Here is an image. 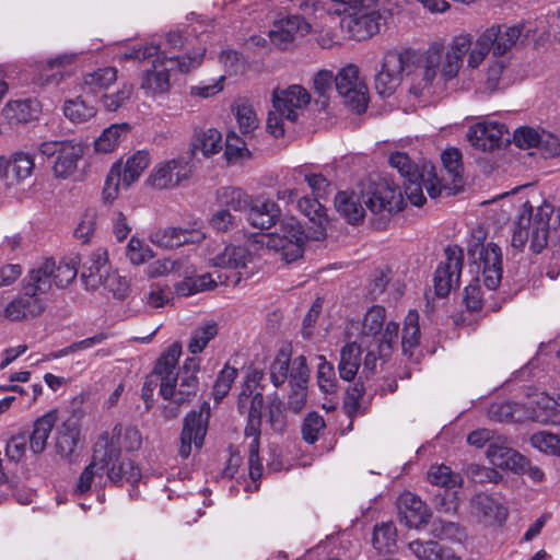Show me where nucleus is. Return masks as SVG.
<instances>
[{
	"label": "nucleus",
	"mask_w": 560,
	"mask_h": 560,
	"mask_svg": "<svg viewBox=\"0 0 560 560\" xmlns=\"http://www.w3.org/2000/svg\"><path fill=\"white\" fill-rule=\"evenodd\" d=\"M126 255L132 265L139 266L152 258V250L143 241L133 236L127 245Z\"/></svg>",
	"instance_id": "62"
},
{
	"label": "nucleus",
	"mask_w": 560,
	"mask_h": 560,
	"mask_svg": "<svg viewBox=\"0 0 560 560\" xmlns=\"http://www.w3.org/2000/svg\"><path fill=\"white\" fill-rule=\"evenodd\" d=\"M420 340L419 314L417 311H409L404 323L401 347L405 354L411 355L412 350L418 347Z\"/></svg>",
	"instance_id": "46"
},
{
	"label": "nucleus",
	"mask_w": 560,
	"mask_h": 560,
	"mask_svg": "<svg viewBox=\"0 0 560 560\" xmlns=\"http://www.w3.org/2000/svg\"><path fill=\"white\" fill-rule=\"evenodd\" d=\"M335 207L337 211L349 223H358L364 215V209L360 197L354 191H340L335 197Z\"/></svg>",
	"instance_id": "38"
},
{
	"label": "nucleus",
	"mask_w": 560,
	"mask_h": 560,
	"mask_svg": "<svg viewBox=\"0 0 560 560\" xmlns=\"http://www.w3.org/2000/svg\"><path fill=\"white\" fill-rule=\"evenodd\" d=\"M196 149L205 156H212L222 150V133L215 128H208L196 135Z\"/></svg>",
	"instance_id": "49"
},
{
	"label": "nucleus",
	"mask_w": 560,
	"mask_h": 560,
	"mask_svg": "<svg viewBox=\"0 0 560 560\" xmlns=\"http://www.w3.org/2000/svg\"><path fill=\"white\" fill-rule=\"evenodd\" d=\"M409 548L420 560H460L453 551L443 549L436 541L413 540Z\"/></svg>",
	"instance_id": "40"
},
{
	"label": "nucleus",
	"mask_w": 560,
	"mask_h": 560,
	"mask_svg": "<svg viewBox=\"0 0 560 560\" xmlns=\"http://www.w3.org/2000/svg\"><path fill=\"white\" fill-rule=\"evenodd\" d=\"M336 90L345 104L357 113H362L368 106V88L360 77L359 67L347 65L335 77Z\"/></svg>",
	"instance_id": "15"
},
{
	"label": "nucleus",
	"mask_w": 560,
	"mask_h": 560,
	"mask_svg": "<svg viewBox=\"0 0 560 560\" xmlns=\"http://www.w3.org/2000/svg\"><path fill=\"white\" fill-rule=\"evenodd\" d=\"M386 311L381 305L371 306L362 320H350L346 327L349 338L355 337L361 345L377 347L381 357L390 353L393 343L398 337L399 325L395 322H387Z\"/></svg>",
	"instance_id": "6"
},
{
	"label": "nucleus",
	"mask_w": 560,
	"mask_h": 560,
	"mask_svg": "<svg viewBox=\"0 0 560 560\" xmlns=\"http://www.w3.org/2000/svg\"><path fill=\"white\" fill-rule=\"evenodd\" d=\"M527 243L534 253H540L549 243L560 245V214L553 217L550 203L544 201L536 208L528 201L522 205L512 235V246L521 249Z\"/></svg>",
	"instance_id": "3"
},
{
	"label": "nucleus",
	"mask_w": 560,
	"mask_h": 560,
	"mask_svg": "<svg viewBox=\"0 0 560 560\" xmlns=\"http://www.w3.org/2000/svg\"><path fill=\"white\" fill-rule=\"evenodd\" d=\"M236 377V369L225 365L221 370L213 385V397L217 402L222 400L229 394L231 386Z\"/></svg>",
	"instance_id": "58"
},
{
	"label": "nucleus",
	"mask_w": 560,
	"mask_h": 560,
	"mask_svg": "<svg viewBox=\"0 0 560 560\" xmlns=\"http://www.w3.org/2000/svg\"><path fill=\"white\" fill-rule=\"evenodd\" d=\"M80 430L73 419L61 422L56 429L55 447L65 458H70L79 443Z\"/></svg>",
	"instance_id": "33"
},
{
	"label": "nucleus",
	"mask_w": 560,
	"mask_h": 560,
	"mask_svg": "<svg viewBox=\"0 0 560 560\" xmlns=\"http://www.w3.org/2000/svg\"><path fill=\"white\" fill-rule=\"evenodd\" d=\"M362 199L373 213H394L404 207V197L399 187L386 179L370 184L368 190L362 192Z\"/></svg>",
	"instance_id": "19"
},
{
	"label": "nucleus",
	"mask_w": 560,
	"mask_h": 560,
	"mask_svg": "<svg viewBox=\"0 0 560 560\" xmlns=\"http://www.w3.org/2000/svg\"><path fill=\"white\" fill-rule=\"evenodd\" d=\"M151 163L150 153L147 150H138L127 158L122 165L120 161L115 162L106 175L102 198L104 202L112 203L119 195L120 183L130 187L142 175Z\"/></svg>",
	"instance_id": "10"
},
{
	"label": "nucleus",
	"mask_w": 560,
	"mask_h": 560,
	"mask_svg": "<svg viewBox=\"0 0 560 560\" xmlns=\"http://www.w3.org/2000/svg\"><path fill=\"white\" fill-rule=\"evenodd\" d=\"M290 370V353L281 349L269 368L270 381L276 386H281L288 378Z\"/></svg>",
	"instance_id": "54"
},
{
	"label": "nucleus",
	"mask_w": 560,
	"mask_h": 560,
	"mask_svg": "<svg viewBox=\"0 0 560 560\" xmlns=\"http://www.w3.org/2000/svg\"><path fill=\"white\" fill-rule=\"evenodd\" d=\"M364 345L357 341L346 343L340 351L339 375L345 381H352L361 363V352Z\"/></svg>",
	"instance_id": "39"
},
{
	"label": "nucleus",
	"mask_w": 560,
	"mask_h": 560,
	"mask_svg": "<svg viewBox=\"0 0 560 560\" xmlns=\"http://www.w3.org/2000/svg\"><path fill=\"white\" fill-rule=\"evenodd\" d=\"M46 291L38 288V283L31 279L28 272L22 293L11 301L5 310V317L10 320H21L28 316H37L44 311V299Z\"/></svg>",
	"instance_id": "18"
},
{
	"label": "nucleus",
	"mask_w": 560,
	"mask_h": 560,
	"mask_svg": "<svg viewBox=\"0 0 560 560\" xmlns=\"http://www.w3.org/2000/svg\"><path fill=\"white\" fill-rule=\"evenodd\" d=\"M504 124L494 120H483L469 128L467 133L470 144L481 151H492L500 148L508 139Z\"/></svg>",
	"instance_id": "26"
},
{
	"label": "nucleus",
	"mask_w": 560,
	"mask_h": 560,
	"mask_svg": "<svg viewBox=\"0 0 560 560\" xmlns=\"http://www.w3.org/2000/svg\"><path fill=\"white\" fill-rule=\"evenodd\" d=\"M268 422L277 433H282L287 428V416L282 400L273 395L268 399Z\"/></svg>",
	"instance_id": "55"
},
{
	"label": "nucleus",
	"mask_w": 560,
	"mask_h": 560,
	"mask_svg": "<svg viewBox=\"0 0 560 560\" xmlns=\"http://www.w3.org/2000/svg\"><path fill=\"white\" fill-rule=\"evenodd\" d=\"M445 261H441L434 275V289L439 296H446L450 291L459 285L464 262V252L457 245H448L445 250Z\"/></svg>",
	"instance_id": "20"
},
{
	"label": "nucleus",
	"mask_w": 560,
	"mask_h": 560,
	"mask_svg": "<svg viewBox=\"0 0 560 560\" xmlns=\"http://www.w3.org/2000/svg\"><path fill=\"white\" fill-rule=\"evenodd\" d=\"M110 271L107 250L105 248H97L92 252L84 261L81 271V280L84 285L91 290H95L102 285L113 287V281L117 280V278L109 276Z\"/></svg>",
	"instance_id": "25"
},
{
	"label": "nucleus",
	"mask_w": 560,
	"mask_h": 560,
	"mask_svg": "<svg viewBox=\"0 0 560 560\" xmlns=\"http://www.w3.org/2000/svg\"><path fill=\"white\" fill-rule=\"evenodd\" d=\"M218 335L215 322H207L198 326L191 334L188 350L192 354L203 351L207 345Z\"/></svg>",
	"instance_id": "48"
},
{
	"label": "nucleus",
	"mask_w": 560,
	"mask_h": 560,
	"mask_svg": "<svg viewBox=\"0 0 560 560\" xmlns=\"http://www.w3.org/2000/svg\"><path fill=\"white\" fill-rule=\"evenodd\" d=\"M107 442L105 438H98L94 445L91 463L81 472L74 489V494L81 495L89 492L93 487H104L106 485L105 466L115 455V450L106 448Z\"/></svg>",
	"instance_id": "17"
},
{
	"label": "nucleus",
	"mask_w": 560,
	"mask_h": 560,
	"mask_svg": "<svg viewBox=\"0 0 560 560\" xmlns=\"http://www.w3.org/2000/svg\"><path fill=\"white\" fill-rule=\"evenodd\" d=\"M79 262L78 256L63 258L58 264L46 258L30 270L31 279L38 283L39 290L47 293L54 284L65 288L75 279Z\"/></svg>",
	"instance_id": "12"
},
{
	"label": "nucleus",
	"mask_w": 560,
	"mask_h": 560,
	"mask_svg": "<svg viewBox=\"0 0 560 560\" xmlns=\"http://www.w3.org/2000/svg\"><path fill=\"white\" fill-rule=\"evenodd\" d=\"M331 4L326 9L315 7L314 12L343 15L341 27L354 40H366L378 33L382 13L373 0H329Z\"/></svg>",
	"instance_id": "5"
},
{
	"label": "nucleus",
	"mask_w": 560,
	"mask_h": 560,
	"mask_svg": "<svg viewBox=\"0 0 560 560\" xmlns=\"http://www.w3.org/2000/svg\"><path fill=\"white\" fill-rule=\"evenodd\" d=\"M97 113L94 105L88 104L81 97L68 100L63 105L65 116L74 124H82L92 119Z\"/></svg>",
	"instance_id": "47"
},
{
	"label": "nucleus",
	"mask_w": 560,
	"mask_h": 560,
	"mask_svg": "<svg viewBox=\"0 0 560 560\" xmlns=\"http://www.w3.org/2000/svg\"><path fill=\"white\" fill-rule=\"evenodd\" d=\"M3 112L5 118L11 122H28L38 117L40 104L34 98L16 100L9 102Z\"/></svg>",
	"instance_id": "36"
},
{
	"label": "nucleus",
	"mask_w": 560,
	"mask_h": 560,
	"mask_svg": "<svg viewBox=\"0 0 560 560\" xmlns=\"http://www.w3.org/2000/svg\"><path fill=\"white\" fill-rule=\"evenodd\" d=\"M97 214L95 210H86L74 229V237L81 243H88L94 234Z\"/></svg>",
	"instance_id": "61"
},
{
	"label": "nucleus",
	"mask_w": 560,
	"mask_h": 560,
	"mask_svg": "<svg viewBox=\"0 0 560 560\" xmlns=\"http://www.w3.org/2000/svg\"><path fill=\"white\" fill-rule=\"evenodd\" d=\"M85 152V144L77 140H65V147L57 155L52 174L57 179H68L78 170V164L82 160Z\"/></svg>",
	"instance_id": "29"
},
{
	"label": "nucleus",
	"mask_w": 560,
	"mask_h": 560,
	"mask_svg": "<svg viewBox=\"0 0 560 560\" xmlns=\"http://www.w3.org/2000/svg\"><path fill=\"white\" fill-rule=\"evenodd\" d=\"M77 58L75 54H61L40 65L39 81L42 83H59Z\"/></svg>",
	"instance_id": "35"
},
{
	"label": "nucleus",
	"mask_w": 560,
	"mask_h": 560,
	"mask_svg": "<svg viewBox=\"0 0 560 560\" xmlns=\"http://www.w3.org/2000/svg\"><path fill=\"white\" fill-rule=\"evenodd\" d=\"M398 511L400 521L409 528H419L427 524L430 512L419 497L411 492H404L398 498Z\"/></svg>",
	"instance_id": "30"
},
{
	"label": "nucleus",
	"mask_w": 560,
	"mask_h": 560,
	"mask_svg": "<svg viewBox=\"0 0 560 560\" xmlns=\"http://www.w3.org/2000/svg\"><path fill=\"white\" fill-rule=\"evenodd\" d=\"M530 445L545 455L560 457V435L549 431H539L532 434Z\"/></svg>",
	"instance_id": "51"
},
{
	"label": "nucleus",
	"mask_w": 560,
	"mask_h": 560,
	"mask_svg": "<svg viewBox=\"0 0 560 560\" xmlns=\"http://www.w3.org/2000/svg\"><path fill=\"white\" fill-rule=\"evenodd\" d=\"M472 504L476 512L488 520L503 522L506 518V509L488 494H477L472 500Z\"/></svg>",
	"instance_id": "42"
},
{
	"label": "nucleus",
	"mask_w": 560,
	"mask_h": 560,
	"mask_svg": "<svg viewBox=\"0 0 560 560\" xmlns=\"http://www.w3.org/2000/svg\"><path fill=\"white\" fill-rule=\"evenodd\" d=\"M535 404L536 406L528 410L517 402H494L488 409V417L498 422H522L525 420H534L547 423L552 421L549 413H547V410L555 408L556 401L545 394H541L535 400Z\"/></svg>",
	"instance_id": "11"
},
{
	"label": "nucleus",
	"mask_w": 560,
	"mask_h": 560,
	"mask_svg": "<svg viewBox=\"0 0 560 560\" xmlns=\"http://www.w3.org/2000/svg\"><path fill=\"white\" fill-rule=\"evenodd\" d=\"M150 241L164 248H175L185 244V238L182 237V229L174 226H167L152 232Z\"/></svg>",
	"instance_id": "53"
},
{
	"label": "nucleus",
	"mask_w": 560,
	"mask_h": 560,
	"mask_svg": "<svg viewBox=\"0 0 560 560\" xmlns=\"http://www.w3.org/2000/svg\"><path fill=\"white\" fill-rule=\"evenodd\" d=\"M317 26L316 23L311 24L299 15H290L273 23L269 38L276 46L285 48L296 37L305 36Z\"/></svg>",
	"instance_id": "27"
},
{
	"label": "nucleus",
	"mask_w": 560,
	"mask_h": 560,
	"mask_svg": "<svg viewBox=\"0 0 560 560\" xmlns=\"http://www.w3.org/2000/svg\"><path fill=\"white\" fill-rule=\"evenodd\" d=\"M262 402L264 397L261 393L252 395L243 390L238 398L240 411L243 413L247 412L248 416L245 438L250 440L248 442V465L249 477L253 481L258 480L262 474V464L258 455Z\"/></svg>",
	"instance_id": "9"
},
{
	"label": "nucleus",
	"mask_w": 560,
	"mask_h": 560,
	"mask_svg": "<svg viewBox=\"0 0 560 560\" xmlns=\"http://www.w3.org/2000/svg\"><path fill=\"white\" fill-rule=\"evenodd\" d=\"M411 49H389L382 59L380 70L375 75L376 92L383 96H390L399 86L406 66L413 59Z\"/></svg>",
	"instance_id": "13"
},
{
	"label": "nucleus",
	"mask_w": 560,
	"mask_h": 560,
	"mask_svg": "<svg viewBox=\"0 0 560 560\" xmlns=\"http://www.w3.org/2000/svg\"><path fill=\"white\" fill-rule=\"evenodd\" d=\"M218 202L229 211H247V221L253 228L268 230L279 220V206L262 196L252 197L238 187H221L217 191Z\"/></svg>",
	"instance_id": "7"
},
{
	"label": "nucleus",
	"mask_w": 560,
	"mask_h": 560,
	"mask_svg": "<svg viewBox=\"0 0 560 560\" xmlns=\"http://www.w3.org/2000/svg\"><path fill=\"white\" fill-rule=\"evenodd\" d=\"M468 256L481 271L483 284L489 290H495L502 280L501 248L492 242L486 245L476 243L469 245Z\"/></svg>",
	"instance_id": "16"
},
{
	"label": "nucleus",
	"mask_w": 560,
	"mask_h": 560,
	"mask_svg": "<svg viewBox=\"0 0 560 560\" xmlns=\"http://www.w3.org/2000/svg\"><path fill=\"white\" fill-rule=\"evenodd\" d=\"M35 168V155L15 151L9 156L0 155V179L8 185H19L30 178Z\"/></svg>",
	"instance_id": "24"
},
{
	"label": "nucleus",
	"mask_w": 560,
	"mask_h": 560,
	"mask_svg": "<svg viewBox=\"0 0 560 560\" xmlns=\"http://www.w3.org/2000/svg\"><path fill=\"white\" fill-rule=\"evenodd\" d=\"M487 458L490 464L502 469L518 471L523 468L525 457L511 447L499 444L497 441L490 443L487 450Z\"/></svg>",
	"instance_id": "32"
},
{
	"label": "nucleus",
	"mask_w": 560,
	"mask_h": 560,
	"mask_svg": "<svg viewBox=\"0 0 560 560\" xmlns=\"http://www.w3.org/2000/svg\"><path fill=\"white\" fill-rule=\"evenodd\" d=\"M100 438L106 439L107 448L109 451L112 448L115 450V455L110 456V459L105 466L104 472L106 481L114 485H120L124 481L131 485L138 483L142 478L140 468L133 460L120 457V448L118 447V443L114 441V436L109 438L108 435H101Z\"/></svg>",
	"instance_id": "23"
},
{
	"label": "nucleus",
	"mask_w": 560,
	"mask_h": 560,
	"mask_svg": "<svg viewBox=\"0 0 560 560\" xmlns=\"http://www.w3.org/2000/svg\"><path fill=\"white\" fill-rule=\"evenodd\" d=\"M217 280L211 273H205L196 277H185V279L175 285V292L179 296H190L196 293L213 289Z\"/></svg>",
	"instance_id": "43"
},
{
	"label": "nucleus",
	"mask_w": 560,
	"mask_h": 560,
	"mask_svg": "<svg viewBox=\"0 0 560 560\" xmlns=\"http://www.w3.org/2000/svg\"><path fill=\"white\" fill-rule=\"evenodd\" d=\"M441 160H442L444 170L448 174L452 182L456 183L457 180H459L462 177V174H463L460 151L456 148L446 149L442 153Z\"/></svg>",
	"instance_id": "57"
},
{
	"label": "nucleus",
	"mask_w": 560,
	"mask_h": 560,
	"mask_svg": "<svg viewBox=\"0 0 560 560\" xmlns=\"http://www.w3.org/2000/svg\"><path fill=\"white\" fill-rule=\"evenodd\" d=\"M428 480L435 486L453 489L462 485V477L443 464L433 465L428 471Z\"/></svg>",
	"instance_id": "50"
},
{
	"label": "nucleus",
	"mask_w": 560,
	"mask_h": 560,
	"mask_svg": "<svg viewBox=\"0 0 560 560\" xmlns=\"http://www.w3.org/2000/svg\"><path fill=\"white\" fill-rule=\"evenodd\" d=\"M389 164L396 168L406 180L409 178H418L419 174H421L419 166L412 163L409 156L402 152L392 153Z\"/></svg>",
	"instance_id": "59"
},
{
	"label": "nucleus",
	"mask_w": 560,
	"mask_h": 560,
	"mask_svg": "<svg viewBox=\"0 0 560 560\" xmlns=\"http://www.w3.org/2000/svg\"><path fill=\"white\" fill-rule=\"evenodd\" d=\"M194 175L190 159L179 156L156 163L150 171L147 184L154 189H174L189 180Z\"/></svg>",
	"instance_id": "14"
},
{
	"label": "nucleus",
	"mask_w": 560,
	"mask_h": 560,
	"mask_svg": "<svg viewBox=\"0 0 560 560\" xmlns=\"http://www.w3.org/2000/svg\"><path fill=\"white\" fill-rule=\"evenodd\" d=\"M58 420V413L55 410L39 417L33 424V431L30 436V450L34 454L44 452L47 440L55 428Z\"/></svg>",
	"instance_id": "34"
},
{
	"label": "nucleus",
	"mask_w": 560,
	"mask_h": 560,
	"mask_svg": "<svg viewBox=\"0 0 560 560\" xmlns=\"http://www.w3.org/2000/svg\"><path fill=\"white\" fill-rule=\"evenodd\" d=\"M117 79V71L115 68L106 67L97 69L84 77V85L89 86L90 91L96 93L104 89L109 88Z\"/></svg>",
	"instance_id": "52"
},
{
	"label": "nucleus",
	"mask_w": 560,
	"mask_h": 560,
	"mask_svg": "<svg viewBox=\"0 0 560 560\" xmlns=\"http://www.w3.org/2000/svg\"><path fill=\"white\" fill-rule=\"evenodd\" d=\"M246 143L235 133H229L224 155L229 163H236L249 156Z\"/></svg>",
	"instance_id": "60"
},
{
	"label": "nucleus",
	"mask_w": 560,
	"mask_h": 560,
	"mask_svg": "<svg viewBox=\"0 0 560 560\" xmlns=\"http://www.w3.org/2000/svg\"><path fill=\"white\" fill-rule=\"evenodd\" d=\"M310 101V93L300 84L277 88L272 92L273 108L284 116L290 124H294L298 120Z\"/></svg>",
	"instance_id": "22"
},
{
	"label": "nucleus",
	"mask_w": 560,
	"mask_h": 560,
	"mask_svg": "<svg viewBox=\"0 0 560 560\" xmlns=\"http://www.w3.org/2000/svg\"><path fill=\"white\" fill-rule=\"evenodd\" d=\"M210 418V406L205 402L200 406L198 411L189 412L185 420L180 433V447L179 455L187 458L191 453V446L201 448L203 440L208 430V422Z\"/></svg>",
	"instance_id": "21"
},
{
	"label": "nucleus",
	"mask_w": 560,
	"mask_h": 560,
	"mask_svg": "<svg viewBox=\"0 0 560 560\" xmlns=\"http://www.w3.org/2000/svg\"><path fill=\"white\" fill-rule=\"evenodd\" d=\"M114 441L118 443V447L120 445L124 446L127 451H135L141 446L142 436L138 429L133 427H128L122 429L121 427H115L113 430Z\"/></svg>",
	"instance_id": "56"
},
{
	"label": "nucleus",
	"mask_w": 560,
	"mask_h": 560,
	"mask_svg": "<svg viewBox=\"0 0 560 560\" xmlns=\"http://www.w3.org/2000/svg\"><path fill=\"white\" fill-rule=\"evenodd\" d=\"M130 131L127 122L113 124L105 128L103 132L94 140V150L97 153L108 154L116 150L118 144Z\"/></svg>",
	"instance_id": "37"
},
{
	"label": "nucleus",
	"mask_w": 560,
	"mask_h": 560,
	"mask_svg": "<svg viewBox=\"0 0 560 560\" xmlns=\"http://www.w3.org/2000/svg\"><path fill=\"white\" fill-rule=\"evenodd\" d=\"M306 241L307 235L294 217L283 218L278 232L261 234L256 240L260 245L279 253L285 262H292L302 257Z\"/></svg>",
	"instance_id": "8"
},
{
	"label": "nucleus",
	"mask_w": 560,
	"mask_h": 560,
	"mask_svg": "<svg viewBox=\"0 0 560 560\" xmlns=\"http://www.w3.org/2000/svg\"><path fill=\"white\" fill-rule=\"evenodd\" d=\"M490 52L491 58L487 62L481 85L478 88L479 91L487 93H492L499 89L502 75L511 63L509 55H497L494 50Z\"/></svg>",
	"instance_id": "31"
},
{
	"label": "nucleus",
	"mask_w": 560,
	"mask_h": 560,
	"mask_svg": "<svg viewBox=\"0 0 560 560\" xmlns=\"http://www.w3.org/2000/svg\"><path fill=\"white\" fill-rule=\"evenodd\" d=\"M232 112L242 133L252 135L259 127L257 113L247 100H237L232 106Z\"/></svg>",
	"instance_id": "41"
},
{
	"label": "nucleus",
	"mask_w": 560,
	"mask_h": 560,
	"mask_svg": "<svg viewBox=\"0 0 560 560\" xmlns=\"http://www.w3.org/2000/svg\"><path fill=\"white\" fill-rule=\"evenodd\" d=\"M180 354V343L174 342L155 364V375L160 377L161 396L164 399H174L178 405L188 401L196 395L198 389L197 372L199 371V360L187 358L183 365L179 384L177 385L178 374L175 373V370Z\"/></svg>",
	"instance_id": "4"
},
{
	"label": "nucleus",
	"mask_w": 560,
	"mask_h": 560,
	"mask_svg": "<svg viewBox=\"0 0 560 560\" xmlns=\"http://www.w3.org/2000/svg\"><path fill=\"white\" fill-rule=\"evenodd\" d=\"M173 296V292L168 285L153 283L145 296V303L151 307H163Z\"/></svg>",
	"instance_id": "64"
},
{
	"label": "nucleus",
	"mask_w": 560,
	"mask_h": 560,
	"mask_svg": "<svg viewBox=\"0 0 560 560\" xmlns=\"http://www.w3.org/2000/svg\"><path fill=\"white\" fill-rule=\"evenodd\" d=\"M253 259L254 256L247 246L229 245L211 258L210 264L213 267L244 270L238 271L237 281H240L243 277L247 279L252 275V272L247 271V268L253 262Z\"/></svg>",
	"instance_id": "28"
},
{
	"label": "nucleus",
	"mask_w": 560,
	"mask_h": 560,
	"mask_svg": "<svg viewBox=\"0 0 560 560\" xmlns=\"http://www.w3.org/2000/svg\"><path fill=\"white\" fill-rule=\"evenodd\" d=\"M206 49L198 48L192 55L182 57L170 55L165 48L151 43L139 45L122 54L124 59L144 60L154 57L152 66L144 71L141 89L147 96H160L170 91V77L175 71L188 72L201 65Z\"/></svg>",
	"instance_id": "2"
},
{
	"label": "nucleus",
	"mask_w": 560,
	"mask_h": 560,
	"mask_svg": "<svg viewBox=\"0 0 560 560\" xmlns=\"http://www.w3.org/2000/svg\"><path fill=\"white\" fill-rule=\"evenodd\" d=\"M325 421L322 416L316 412H311L304 419L302 425V435L303 439L313 444L317 441L319 432L324 429Z\"/></svg>",
	"instance_id": "63"
},
{
	"label": "nucleus",
	"mask_w": 560,
	"mask_h": 560,
	"mask_svg": "<svg viewBox=\"0 0 560 560\" xmlns=\"http://www.w3.org/2000/svg\"><path fill=\"white\" fill-rule=\"evenodd\" d=\"M319 197H301L298 200V209L311 222L320 229H325L328 223L325 207L320 203Z\"/></svg>",
	"instance_id": "45"
},
{
	"label": "nucleus",
	"mask_w": 560,
	"mask_h": 560,
	"mask_svg": "<svg viewBox=\"0 0 560 560\" xmlns=\"http://www.w3.org/2000/svg\"><path fill=\"white\" fill-rule=\"evenodd\" d=\"M533 31L529 24L524 23L505 27L503 31L499 25H493L476 39H472L470 34H460L447 46L442 40H434L421 54L419 72L412 77L409 91L416 97L443 94L459 77L465 57L463 88L471 89L474 73L479 70L491 50L497 55H508L509 49L521 36L529 38Z\"/></svg>",
	"instance_id": "1"
},
{
	"label": "nucleus",
	"mask_w": 560,
	"mask_h": 560,
	"mask_svg": "<svg viewBox=\"0 0 560 560\" xmlns=\"http://www.w3.org/2000/svg\"><path fill=\"white\" fill-rule=\"evenodd\" d=\"M397 530L392 522L375 525L373 532V546L380 553H390L395 550Z\"/></svg>",
	"instance_id": "44"
}]
</instances>
